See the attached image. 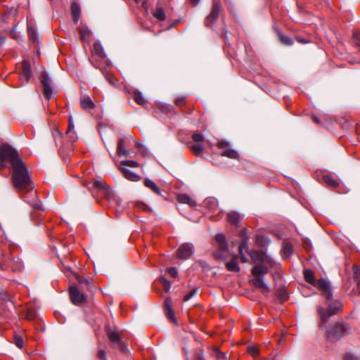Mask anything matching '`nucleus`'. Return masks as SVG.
Segmentation results:
<instances>
[{
    "mask_svg": "<svg viewBox=\"0 0 360 360\" xmlns=\"http://www.w3.org/2000/svg\"><path fill=\"white\" fill-rule=\"evenodd\" d=\"M92 187L98 189V191L109 200L114 198L113 191L102 180H94Z\"/></svg>",
    "mask_w": 360,
    "mask_h": 360,
    "instance_id": "10",
    "label": "nucleus"
},
{
    "mask_svg": "<svg viewBox=\"0 0 360 360\" xmlns=\"http://www.w3.org/2000/svg\"><path fill=\"white\" fill-rule=\"evenodd\" d=\"M205 205L214 212L219 211L217 200L214 198L205 199Z\"/></svg>",
    "mask_w": 360,
    "mask_h": 360,
    "instance_id": "25",
    "label": "nucleus"
},
{
    "mask_svg": "<svg viewBox=\"0 0 360 360\" xmlns=\"http://www.w3.org/2000/svg\"><path fill=\"white\" fill-rule=\"evenodd\" d=\"M198 360H202V359H201V358H199Z\"/></svg>",
    "mask_w": 360,
    "mask_h": 360,
    "instance_id": "63",
    "label": "nucleus"
},
{
    "mask_svg": "<svg viewBox=\"0 0 360 360\" xmlns=\"http://www.w3.org/2000/svg\"><path fill=\"white\" fill-rule=\"evenodd\" d=\"M243 219V215L237 212L232 211L227 214L228 221L236 226H238L239 223L242 221Z\"/></svg>",
    "mask_w": 360,
    "mask_h": 360,
    "instance_id": "19",
    "label": "nucleus"
},
{
    "mask_svg": "<svg viewBox=\"0 0 360 360\" xmlns=\"http://www.w3.org/2000/svg\"><path fill=\"white\" fill-rule=\"evenodd\" d=\"M11 34L12 36V37L15 39H17L18 38V36L16 34V29H15V27H13L11 30Z\"/></svg>",
    "mask_w": 360,
    "mask_h": 360,
    "instance_id": "54",
    "label": "nucleus"
},
{
    "mask_svg": "<svg viewBox=\"0 0 360 360\" xmlns=\"http://www.w3.org/2000/svg\"><path fill=\"white\" fill-rule=\"evenodd\" d=\"M349 330L350 326L349 324L337 322L326 328V336L328 341L335 342L347 335Z\"/></svg>",
    "mask_w": 360,
    "mask_h": 360,
    "instance_id": "5",
    "label": "nucleus"
},
{
    "mask_svg": "<svg viewBox=\"0 0 360 360\" xmlns=\"http://www.w3.org/2000/svg\"><path fill=\"white\" fill-rule=\"evenodd\" d=\"M74 128V124H73V122L72 121V118L71 117H69V125H68V130H67V133H69L70 131V130Z\"/></svg>",
    "mask_w": 360,
    "mask_h": 360,
    "instance_id": "53",
    "label": "nucleus"
},
{
    "mask_svg": "<svg viewBox=\"0 0 360 360\" xmlns=\"http://www.w3.org/2000/svg\"><path fill=\"white\" fill-rule=\"evenodd\" d=\"M9 297V296H8V295L5 294V296H4V297H3L2 298H3L4 300H9V297Z\"/></svg>",
    "mask_w": 360,
    "mask_h": 360,
    "instance_id": "59",
    "label": "nucleus"
},
{
    "mask_svg": "<svg viewBox=\"0 0 360 360\" xmlns=\"http://www.w3.org/2000/svg\"><path fill=\"white\" fill-rule=\"evenodd\" d=\"M23 268V263L18 257L10 258L8 256L3 255L1 259V270H11L13 271H21Z\"/></svg>",
    "mask_w": 360,
    "mask_h": 360,
    "instance_id": "7",
    "label": "nucleus"
},
{
    "mask_svg": "<svg viewBox=\"0 0 360 360\" xmlns=\"http://www.w3.org/2000/svg\"><path fill=\"white\" fill-rule=\"evenodd\" d=\"M328 309H326L321 306L317 309L318 314L321 317V321L319 324L320 328L323 326L324 323L328 321L331 316L336 314L339 311H342V304L339 300L331 301L328 303Z\"/></svg>",
    "mask_w": 360,
    "mask_h": 360,
    "instance_id": "4",
    "label": "nucleus"
},
{
    "mask_svg": "<svg viewBox=\"0 0 360 360\" xmlns=\"http://www.w3.org/2000/svg\"><path fill=\"white\" fill-rule=\"evenodd\" d=\"M6 161L11 165L14 187L21 195L30 192V198L23 195L22 199L34 209L43 210L41 201L38 199L36 192L33 191L34 186L27 168L18 151L9 144L4 143L0 146V167H5Z\"/></svg>",
    "mask_w": 360,
    "mask_h": 360,
    "instance_id": "1",
    "label": "nucleus"
},
{
    "mask_svg": "<svg viewBox=\"0 0 360 360\" xmlns=\"http://www.w3.org/2000/svg\"><path fill=\"white\" fill-rule=\"evenodd\" d=\"M162 283L163 285V287L166 291H169L171 288V283L170 282L167 280L166 278H161Z\"/></svg>",
    "mask_w": 360,
    "mask_h": 360,
    "instance_id": "43",
    "label": "nucleus"
},
{
    "mask_svg": "<svg viewBox=\"0 0 360 360\" xmlns=\"http://www.w3.org/2000/svg\"><path fill=\"white\" fill-rule=\"evenodd\" d=\"M69 294L71 302L75 305L84 303L86 301V295L81 292L77 287H70Z\"/></svg>",
    "mask_w": 360,
    "mask_h": 360,
    "instance_id": "12",
    "label": "nucleus"
},
{
    "mask_svg": "<svg viewBox=\"0 0 360 360\" xmlns=\"http://www.w3.org/2000/svg\"><path fill=\"white\" fill-rule=\"evenodd\" d=\"M255 242L259 246L265 247L269 244L270 240L266 236H257Z\"/></svg>",
    "mask_w": 360,
    "mask_h": 360,
    "instance_id": "31",
    "label": "nucleus"
},
{
    "mask_svg": "<svg viewBox=\"0 0 360 360\" xmlns=\"http://www.w3.org/2000/svg\"><path fill=\"white\" fill-rule=\"evenodd\" d=\"M192 139L195 143H203L204 141V136L198 133L193 134Z\"/></svg>",
    "mask_w": 360,
    "mask_h": 360,
    "instance_id": "39",
    "label": "nucleus"
},
{
    "mask_svg": "<svg viewBox=\"0 0 360 360\" xmlns=\"http://www.w3.org/2000/svg\"><path fill=\"white\" fill-rule=\"evenodd\" d=\"M314 122H319V120H318V119H317L316 117H314Z\"/></svg>",
    "mask_w": 360,
    "mask_h": 360,
    "instance_id": "61",
    "label": "nucleus"
},
{
    "mask_svg": "<svg viewBox=\"0 0 360 360\" xmlns=\"http://www.w3.org/2000/svg\"><path fill=\"white\" fill-rule=\"evenodd\" d=\"M190 2L193 4V5H196L198 4L199 1L200 0H189Z\"/></svg>",
    "mask_w": 360,
    "mask_h": 360,
    "instance_id": "57",
    "label": "nucleus"
},
{
    "mask_svg": "<svg viewBox=\"0 0 360 360\" xmlns=\"http://www.w3.org/2000/svg\"><path fill=\"white\" fill-rule=\"evenodd\" d=\"M40 80L44 88V96L46 99L50 100L55 92V86L52 80L46 72H42Z\"/></svg>",
    "mask_w": 360,
    "mask_h": 360,
    "instance_id": "8",
    "label": "nucleus"
},
{
    "mask_svg": "<svg viewBox=\"0 0 360 360\" xmlns=\"http://www.w3.org/2000/svg\"><path fill=\"white\" fill-rule=\"evenodd\" d=\"M120 170L122 171V174L124 176L131 181H138L140 180L141 177L139 174H136L135 172L124 168V167H120Z\"/></svg>",
    "mask_w": 360,
    "mask_h": 360,
    "instance_id": "20",
    "label": "nucleus"
},
{
    "mask_svg": "<svg viewBox=\"0 0 360 360\" xmlns=\"http://www.w3.org/2000/svg\"><path fill=\"white\" fill-rule=\"evenodd\" d=\"M108 80L110 81V83H113L112 79H111L110 78H108Z\"/></svg>",
    "mask_w": 360,
    "mask_h": 360,
    "instance_id": "62",
    "label": "nucleus"
},
{
    "mask_svg": "<svg viewBox=\"0 0 360 360\" xmlns=\"http://www.w3.org/2000/svg\"><path fill=\"white\" fill-rule=\"evenodd\" d=\"M204 149V146L202 143H195L192 146V150L195 154L201 153Z\"/></svg>",
    "mask_w": 360,
    "mask_h": 360,
    "instance_id": "36",
    "label": "nucleus"
},
{
    "mask_svg": "<svg viewBox=\"0 0 360 360\" xmlns=\"http://www.w3.org/2000/svg\"><path fill=\"white\" fill-rule=\"evenodd\" d=\"M134 1H136V4L141 3V7L143 8V9L144 10V11L146 13H148V3H147L146 0H134Z\"/></svg>",
    "mask_w": 360,
    "mask_h": 360,
    "instance_id": "41",
    "label": "nucleus"
},
{
    "mask_svg": "<svg viewBox=\"0 0 360 360\" xmlns=\"http://www.w3.org/2000/svg\"><path fill=\"white\" fill-rule=\"evenodd\" d=\"M217 146L222 150L221 153V156L234 160L239 158L238 152L231 147L229 142L226 141H220L218 142Z\"/></svg>",
    "mask_w": 360,
    "mask_h": 360,
    "instance_id": "9",
    "label": "nucleus"
},
{
    "mask_svg": "<svg viewBox=\"0 0 360 360\" xmlns=\"http://www.w3.org/2000/svg\"><path fill=\"white\" fill-rule=\"evenodd\" d=\"M304 276L305 280L309 283L323 291V294L327 300H330L332 299L333 293L330 290V283L328 281L323 278L316 281L314 278L313 271L309 269H305L304 271Z\"/></svg>",
    "mask_w": 360,
    "mask_h": 360,
    "instance_id": "2",
    "label": "nucleus"
},
{
    "mask_svg": "<svg viewBox=\"0 0 360 360\" xmlns=\"http://www.w3.org/2000/svg\"><path fill=\"white\" fill-rule=\"evenodd\" d=\"M5 42V37L0 35V46Z\"/></svg>",
    "mask_w": 360,
    "mask_h": 360,
    "instance_id": "56",
    "label": "nucleus"
},
{
    "mask_svg": "<svg viewBox=\"0 0 360 360\" xmlns=\"http://www.w3.org/2000/svg\"><path fill=\"white\" fill-rule=\"evenodd\" d=\"M226 269L233 272H238L240 270L239 265L236 261V257H233L231 260L226 264Z\"/></svg>",
    "mask_w": 360,
    "mask_h": 360,
    "instance_id": "27",
    "label": "nucleus"
},
{
    "mask_svg": "<svg viewBox=\"0 0 360 360\" xmlns=\"http://www.w3.org/2000/svg\"><path fill=\"white\" fill-rule=\"evenodd\" d=\"M323 181L326 184H327L331 187L335 188L338 186V181L329 175L323 176Z\"/></svg>",
    "mask_w": 360,
    "mask_h": 360,
    "instance_id": "34",
    "label": "nucleus"
},
{
    "mask_svg": "<svg viewBox=\"0 0 360 360\" xmlns=\"http://www.w3.org/2000/svg\"><path fill=\"white\" fill-rule=\"evenodd\" d=\"M178 201L181 203L187 204L191 207H195L196 202L187 194H180L178 195Z\"/></svg>",
    "mask_w": 360,
    "mask_h": 360,
    "instance_id": "24",
    "label": "nucleus"
},
{
    "mask_svg": "<svg viewBox=\"0 0 360 360\" xmlns=\"http://www.w3.org/2000/svg\"><path fill=\"white\" fill-rule=\"evenodd\" d=\"M221 5L218 1L214 0L213 2L211 13L205 19V25L210 26L217 20L221 12Z\"/></svg>",
    "mask_w": 360,
    "mask_h": 360,
    "instance_id": "14",
    "label": "nucleus"
},
{
    "mask_svg": "<svg viewBox=\"0 0 360 360\" xmlns=\"http://www.w3.org/2000/svg\"><path fill=\"white\" fill-rule=\"evenodd\" d=\"M79 282H80V283L85 282V283H88V281H87L86 279H84H84H82V280H79Z\"/></svg>",
    "mask_w": 360,
    "mask_h": 360,
    "instance_id": "60",
    "label": "nucleus"
},
{
    "mask_svg": "<svg viewBox=\"0 0 360 360\" xmlns=\"http://www.w3.org/2000/svg\"><path fill=\"white\" fill-rule=\"evenodd\" d=\"M239 255L240 257L241 262L245 263L248 259L247 255H250V250L248 245V240L245 239L239 245Z\"/></svg>",
    "mask_w": 360,
    "mask_h": 360,
    "instance_id": "18",
    "label": "nucleus"
},
{
    "mask_svg": "<svg viewBox=\"0 0 360 360\" xmlns=\"http://www.w3.org/2000/svg\"><path fill=\"white\" fill-rule=\"evenodd\" d=\"M153 16L160 21L165 20L166 15L162 8H157L153 12Z\"/></svg>",
    "mask_w": 360,
    "mask_h": 360,
    "instance_id": "32",
    "label": "nucleus"
},
{
    "mask_svg": "<svg viewBox=\"0 0 360 360\" xmlns=\"http://www.w3.org/2000/svg\"><path fill=\"white\" fill-rule=\"evenodd\" d=\"M186 98L185 96H179L176 98L175 103L176 105L181 106L183 105L186 101Z\"/></svg>",
    "mask_w": 360,
    "mask_h": 360,
    "instance_id": "46",
    "label": "nucleus"
},
{
    "mask_svg": "<svg viewBox=\"0 0 360 360\" xmlns=\"http://www.w3.org/2000/svg\"><path fill=\"white\" fill-rule=\"evenodd\" d=\"M198 264L201 267V269L205 271H207L210 269V266L205 261H199Z\"/></svg>",
    "mask_w": 360,
    "mask_h": 360,
    "instance_id": "44",
    "label": "nucleus"
},
{
    "mask_svg": "<svg viewBox=\"0 0 360 360\" xmlns=\"http://www.w3.org/2000/svg\"><path fill=\"white\" fill-rule=\"evenodd\" d=\"M121 166H127L130 167H138L139 164L134 160H123L120 163Z\"/></svg>",
    "mask_w": 360,
    "mask_h": 360,
    "instance_id": "37",
    "label": "nucleus"
},
{
    "mask_svg": "<svg viewBox=\"0 0 360 360\" xmlns=\"http://www.w3.org/2000/svg\"><path fill=\"white\" fill-rule=\"evenodd\" d=\"M353 39L356 46L360 47V32H356L353 34Z\"/></svg>",
    "mask_w": 360,
    "mask_h": 360,
    "instance_id": "47",
    "label": "nucleus"
},
{
    "mask_svg": "<svg viewBox=\"0 0 360 360\" xmlns=\"http://www.w3.org/2000/svg\"><path fill=\"white\" fill-rule=\"evenodd\" d=\"M248 352L252 354V355H255V354H256L257 351H256V349L255 348H253V347H250L248 349Z\"/></svg>",
    "mask_w": 360,
    "mask_h": 360,
    "instance_id": "55",
    "label": "nucleus"
},
{
    "mask_svg": "<svg viewBox=\"0 0 360 360\" xmlns=\"http://www.w3.org/2000/svg\"><path fill=\"white\" fill-rule=\"evenodd\" d=\"M249 256L253 263L256 265H264L269 269L277 270L279 264H277L270 256L262 251L251 250Z\"/></svg>",
    "mask_w": 360,
    "mask_h": 360,
    "instance_id": "6",
    "label": "nucleus"
},
{
    "mask_svg": "<svg viewBox=\"0 0 360 360\" xmlns=\"http://www.w3.org/2000/svg\"><path fill=\"white\" fill-rule=\"evenodd\" d=\"M93 52L95 55L98 56L99 58H105V53L104 52L103 48L100 43H95L93 47Z\"/></svg>",
    "mask_w": 360,
    "mask_h": 360,
    "instance_id": "30",
    "label": "nucleus"
},
{
    "mask_svg": "<svg viewBox=\"0 0 360 360\" xmlns=\"http://www.w3.org/2000/svg\"><path fill=\"white\" fill-rule=\"evenodd\" d=\"M268 267L264 265H256L252 269V274L255 278L251 281L252 285L262 290V293L266 294L269 291V286L264 282L263 275L268 273Z\"/></svg>",
    "mask_w": 360,
    "mask_h": 360,
    "instance_id": "3",
    "label": "nucleus"
},
{
    "mask_svg": "<svg viewBox=\"0 0 360 360\" xmlns=\"http://www.w3.org/2000/svg\"><path fill=\"white\" fill-rule=\"evenodd\" d=\"M292 253V247L290 244L286 243L282 250L283 257L285 258L289 257Z\"/></svg>",
    "mask_w": 360,
    "mask_h": 360,
    "instance_id": "35",
    "label": "nucleus"
},
{
    "mask_svg": "<svg viewBox=\"0 0 360 360\" xmlns=\"http://www.w3.org/2000/svg\"><path fill=\"white\" fill-rule=\"evenodd\" d=\"M127 139L132 140L133 139L131 136L119 139L117 148V154L118 156L127 157L129 155V151L126 148Z\"/></svg>",
    "mask_w": 360,
    "mask_h": 360,
    "instance_id": "16",
    "label": "nucleus"
},
{
    "mask_svg": "<svg viewBox=\"0 0 360 360\" xmlns=\"http://www.w3.org/2000/svg\"><path fill=\"white\" fill-rule=\"evenodd\" d=\"M71 15L75 23H77L80 18V7L78 4L73 3L71 5Z\"/></svg>",
    "mask_w": 360,
    "mask_h": 360,
    "instance_id": "21",
    "label": "nucleus"
},
{
    "mask_svg": "<svg viewBox=\"0 0 360 360\" xmlns=\"http://www.w3.org/2000/svg\"><path fill=\"white\" fill-rule=\"evenodd\" d=\"M15 344L18 348H22L23 347V340L21 337L15 335Z\"/></svg>",
    "mask_w": 360,
    "mask_h": 360,
    "instance_id": "42",
    "label": "nucleus"
},
{
    "mask_svg": "<svg viewBox=\"0 0 360 360\" xmlns=\"http://www.w3.org/2000/svg\"><path fill=\"white\" fill-rule=\"evenodd\" d=\"M144 185L150 188L152 191L158 195H161V191L159 189V188L157 186V185L155 184V182L150 179H146L144 181Z\"/></svg>",
    "mask_w": 360,
    "mask_h": 360,
    "instance_id": "28",
    "label": "nucleus"
},
{
    "mask_svg": "<svg viewBox=\"0 0 360 360\" xmlns=\"http://www.w3.org/2000/svg\"><path fill=\"white\" fill-rule=\"evenodd\" d=\"M98 357L103 359L108 360L105 352L103 349H100L98 352Z\"/></svg>",
    "mask_w": 360,
    "mask_h": 360,
    "instance_id": "51",
    "label": "nucleus"
},
{
    "mask_svg": "<svg viewBox=\"0 0 360 360\" xmlns=\"http://www.w3.org/2000/svg\"><path fill=\"white\" fill-rule=\"evenodd\" d=\"M135 146H136V148H141V143H139V142H137V141H136V142L135 143Z\"/></svg>",
    "mask_w": 360,
    "mask_h": 360,
    "instance_id": "58",
    "label": "nucleus"
},
{
    "mask_svg": "<svg viewBox=\"0 0 360 360\" xmlns=\"http://www.w3.org/2000/svg\"><path fill=\"white\" fill-rule=\"evenodd\" d=\"M79 33L82 41H88L90 38L91 32L86 26H82L78 29Z\"/></svg>",
    "mask_w": 360,
    "mask_h": 360,
    "instance_id": "29",
    "label": "nucleus"
},
{
    "mask_svg": "<svg viewBox=\"0 0 360 360\" xmlns=\"http://www.w3.org/2000/svg\"><path fill=\"white\" fill-rule=\"evenodd\" d=\"M168 274L173 278H175L178 275V271L176 268L170 267L167 270Z\"/></svg>",
    "mask_w": 360,
    "mask_h": 360,
    "instance_id": "45",
    "label": "nucleus"
},
{
    "mask_svg": "<svg viewBox=\"0 0 360 360\" xmlns=\"http://www.w3.org/2000/svg\"><path fill=\"white\" fill-rule=\"evenodd\" d=\"M108 338L111 342L113 344V347L120 349L121 352L125 353L127 352V347L122 341L121 337L118 332L115 330H110L108 333Z\"/></svg>",
    "mask_w": 360,
    "mask_h": 360,
    "instance_id": "11",
    "label": "nucleus"
},
{
    "mask_svg": "<svg viewBox=\"0 0 360 360\" xmlns=\"http://www.w3.org/2000/svg\"><path fill=\"white\" fill-rule=\"evenodd\" d=\"M165 310L171 309H172V300L171 299H166L165 301Z\"/></svg>",
    "mask_w": 360,
    "mask_h": 360,
    "instance_id": "50",
    "label": "nucleus"
},
{
    "mask_svg": "<svg viewBox=\"0 0 360 360\" xmlns=\"http://www.w3.org/2000/svg\"><path fill=\"white\" fill-rule=\"evenodd\" d=\"M31 75L30 64L27 61H23L22 63V71L19 75L20 80L22 82V84L28 82Z\"/></svg>",
    "mask_w": 360,
    "mask_h": 360,
    "instance_id": "17",
    "label": "nucleus"
},
{
    "mask_svg": "<svg viewBox=\"0 0 360 360\" xmlns=\"http://www.w3.org/2000/svg\"><path fill=\"white\" fill-rule=\"evenodd\" d=\"M27 34L30 40L34 43H39V39L34 30V25L31 22H27Z\"/></svg>",
    "mask_w": 360,
    "mask_h": 360,
    "instance_id": "22",
    "label": "nucleus"
},
{
    "mask_svg": "<svg viewBox=\"0 0 360 360\" xmlns=\"http://www.w3.org/2000/svg\"><path fill=\"white\" fill-rule=\"evenodd\" d=\"M134 98L136 103L140 105H143L146 103V100L143 96L142 94L139 91L134 92Z\"/></svg>",
    "mask_w": 360,
    "mask_h": 360,
    "instance_id": "33",
    "label": "nucleus"
},
{
    "mask_svg": "<svg viewBox=\"0 0 360 360\" xmlns=\"http://www.w3.org/2000/svg\"><path fill=\"white\" fill-rule=\"evenodd\" d=\"M344 360H357V358L351 353H347L343 357Z\"/></svg>",
    "mask_w": 360,
    "mask_h": 360,
    "instance_id": "49",
    "label": "nucleus"
},
{
    "mask_svg": "<svg viewBox=\"0 0 360 360\" xmlns=\"http://www.w3.org/2000/svg\"><path fill=\"white\" fill-rule=\"evenodd\" d=\"M216 353H217V358L218 359H226V356L224 353L219 351L218 349L216 350Z\"/></svg>",
    "mask_w": 360,
    "mask_h": 360,
    "instance_id": "52",
    "label": "nucleus"
},
{
    "mask_svg": "<svg viewBox=\"0 0 360 360\" xmlns=\"http://www.w3.org/2000/svg\"><path fill=\"white\" fill-rule=\"evenodd\" d=\"M197 288L193 289L189 293L184 296V301L187 302L191 300L197 293Z\"/></svg>",
    "mask_w": 360,
    "mask_h": 360,
    "instance_id": "40",
    "label": "nucleus"
},
{
    "mask_svg": "<svg viewBox=\"0 0 360 360\" xmlns=\"http://www.w3.org/2000/svg\"><path fill=\"white\" fill-rule=\"evenodd\" d=\"M280 41L285 45H292L293 44L292 40L288 36L279 34Z\"/></svg>",
    "mask_w": 360,
    "mask_h": 360,
    "instance_id": "38",
    "label": "nucleus"
},
{
    "mask_svg": "<svg viewBox=\"0 0 360 360\" xmlns=\"http://www.w3.org/2000/svg\"><path fill=\"white\" fill-rule=\"evenodd\" d=\"M194 252V248L191 243H185L182 244L177 250L178 257L182 259L190 258Z\"/></svg>",
    "mask_w": 360,
    "mask_h": 360,
    "instance_id": "15",
    "label": "nucleus"
},
{
    "mask_svg": "<svg viewBox=\"0 0 360 360\" xmlns=\"http://www.w3.org/2000/svg\"><path fill=\"white\" fill-rule=\"evenodd\" d=\"M353 280L356 283V292L360 295V268L357 266H353Z\"/></svg>",
    "mask_w": 360,
    "mask_h": 360,
    "instance_id": "23",
    "label": "nucleus"
},
{
    "mask_svg": "<svg viewBox=\"0 0 360 360\" xmlns=\"http://www.w3.org/2000/svg\"><path fill=\"white\" fill-rule=\"evenodd\" d=\"M167 316L172 321H174V314L172 309L165 310Z\"/></svg>",
    "mask_w": 360,
    "mask_h": 360,
    "instance_id": "48",
    "label": "nucleus"
},
{
    "mask_svg": "<svg viewBox=\"0 0 360 360\" xmlns=\"http://www.w3.org/2000/svg\"><path fill=\"white\" fill-rule=\"evenodd\" d=\"M81 106L84 110L92 109L95 105L89 96H84L80 101Z\"/></svg>",
    "mask_w": 360,
    "mask_h": 360,
    "instance_id": "26",
    "label": "nucleus"
},
{
    "mask_svg": "<svg viewBox=\"0 0 360 360\" xmlns=\"http://www.w3.org/2000/svg\"><path fill=\"white\" fill-rule=\"evenodd\" d=\"M215 240L219 246V250L215 253V257L217 258L225 259V255L228 250V244L225 236L223 234H217L215 236Z\"/></svg>",
    "mask_w": 360,
    "mask_h": 360,
    "instance_id": "13",
    "label": "nucleus"
}]
</instances>
